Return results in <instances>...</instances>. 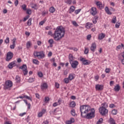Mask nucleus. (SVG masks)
I'll return each mask as SVG.
<instances>
[{"mask_svg": "<svg viewBox=\"0 0 124 124\" xmlns=\"http://www.w3.org/2000/svg\"><path fill=\"white\" fill-rule=\"evenodd\" d=\"M18 4H19V0H16L15 1V6H17Z\"/></svg>", "mask_w": 124, "mask_h": 124, "instance_id": "13d9d810", "label": "nucleus"}, {"mask_svg": "<svg viewBox=\"0 0 124 124\" xmlns=\"http://www.w3.org/2000/svg\"><path fill=\"white\" fill-rule=\"evenodd\" d=\"M96 4L98 8H99V9H102V8H104V5H103L102 4V3H101V2H100V1L96 2Z\"/></svg>", "mask_w": 124, "mask_h": 124, "instance_id": "f8f14e48", "label": "nucleus"}, {"mask_svg": "<svg viewBox=\"0 0 124 124\" xmlns=\"http://www.w3.org/2000/svg\"><path fill=\"white\" fill-rule=\"evenodd\" d=\"M84 65H89V64H91V62L89 61L88 60H85L84 62L83 63Z\"/></svg>", "mask_w": 124, "mask_h": 124, "instance_id": "cd10ccee", "label": "nucleus"}, {"mask_svg": "<svg viewBox=\"0 0 124 124\" xmlns=\"http://www.w3.org/2000/svg\"><path fill=\"white\" fill-rule=\"evenodd\" d=\"M92 26H93V24L88 22L86 23V27L87 29H91V28H92Z\"/></svg>", "mask_w": 124, "mask_h": 124, "instance_id": "bb28decb", "label": "nucleus"}, {"mask_svg": "<svg viewBox=\"0 0 124 124\" xmlns=\"http://www.w3.org/2000/svg\"><path fill=\"white\" fill-rule=\"evenodd\" d=\"M38 75L39 77H43V74H42V72H39L38 73Z\"/></svg>", "mask_w": 124, "mask_h": 124, "instance_id": "8fccbe9b", "label": "nucleus"}, {"mask_svg": "<svg viewBox=\"0 0 124 124\" xmlns=\"http://www.w3.org/2000/svg\"><path fill=\"white\" fill-rule=\"evenodd\" d=\"M90 13L93 16H95L97 14V11H96V8L95 7H92L90 11Z\"/></svg>", "mask_w": 124, "mask_h": 124, "instance_id": "1a4fd4ad", "label": "nucleus"}, {"mask_svg": "<svg viewBox=\"0 0 124 124\" xmlns=\"http://www.w3.org/2000/svg\"><path fill=\"white\" fill-rule=\"evenodd\" d=\"M80 111L81 112V116L82 117L86 116V114L89 113L91 111V107L89 105H83L80 107Z\"/></svg>", "mask_w": 124, "mask_h": 124, "instance_id": "f03ea898", "label": "nucleus"}, {"mask_svg": "<svg viewBox=\"0 0 124 124\" xmlns=\"http://www.w3.org/2000/svg\"><path fill=\"white\" fill-rule=\"evenodd\" d=\"M32 62L35 64H39V61L36 59H33Z\"/></svg>", "mask_w": 124, "mask_h": 124, "instance_id": "2f4dec72", "label": "nucleus"}, {"mask_svg": "<svg viewBox=\"0 0 124 124\" xmlns=\"http://www.w3.org/2000/svg\"><path fill=\"white\" fill-rule=\"evenodd\" d=\"M110 69L109 68H106V73H109V72H110Z\"/></svg>", "mask_w": 124, "mask_h": 124, "instance_id": "338daca9", "label": "nucleus"}, {"mask_svg": "<svg viewBox=\"0 0 124 124\" xmlns=\"http://www.w3.org/2000/svg\"><path fill=\"white\" fill-rule=\"evenodd\" d=\"M44 23H45V21H42L40 22L39 25H40V26H43V25L44 24Z\"/></svg>", "mask_w": 124, "mask_h": 124, "instance_id": "69168bd1", "label": "nucleus"}, {"mask_svg": "<svg viewBox=\"0 0 124 124\" xmlns=\"http://www.w3.org/2000/svg\"><path fill=\"white\" fill-rule=\"evenodd\" d=\"M16 61H14L13 62H11L9 63V64L8 65V67L10 68V69H11V68H13L14 66H16Z\"/></svg>", "mask_w": 124, "mask_h": 124, "instance_id": "ddd939ff", "label": "nucleus"}, {"mask_svg": "<svg viewBox=\"0 0 124 124\" xmlns=\"http://www.w3.org/2000/svg\"><path fill=\"white\" fill-rule=\"evenodd\" d=\"M5 86L7 88H11L13 86V83L11 80H8L5 82Z\"/></svg>", "mask_w": 124, "mask_h": 124, "instance_id": "9d476101", "label": "nucleus"}, {"mask_svg": "<svg viewBox=\"0 0 124 124\" xmlns=\"http://www.w3.org/2000/svg\"><path fill=\"white\" fill-rule=\"evenodd\" d=\"M105 11H106V13L108 15H112V13L110 12V10H109V8H108V7H105Z\"/></svg>", "mask_w": 124, "mask_h": 124, "instance_id": "6ab92c4d", "label": "nucleus"}, {"mask_svg": "<svg viewBox=\"0 0 124 124\" xmlns=\"http://www.w3.org/2000/svg\"><path fill=\"white\" fill-rule=\"evenodd\" d=\"M43 115H44V114L42 112H40L38 113V118H41V117H42V116H43Z\"/></svg>", "mask_w": 124, "mask_h": 124, "instance_id": "3c124183", "label": "nucleus"}, {"mask_svg": "<svg viewBox=\"0 0 124 124\" xmlns=\"http://www.w3.org/2000/svg\"><path fill=\"white\" fill-rule=\"evenodd\" d=\"M58 105H59V104L58 102H55V103H53V107H56V106H58Z\"/></svg>", "mask_w": 124, "mask_h": 124, "instance_id": "680f3d73", "label": "nucleus"}, {"mask_svg": "<svg viewBox=\"0 0 124 124\" xmlns=\"http://www.w3.org/2000/svg\"><path fill=\"white\" fill-rule=\"evenodd\" d=\"M41 89L42 90H46V89H48V84L46 83H43L41 85Z\"/></svg>", "mask_w": 124, "mask_h": 124, "instance_id": "4468645a", "label": "nucleus"}, {"mask_svg": "<svg viewBox=\"0 0 124 124\" xmlns=\"http://www.w3.org/2000/svg\"><path fill=\"white\" fill-rule=\"evenodd\" d=\"M103 123V119L100 118L97 122L96 124H101Z\"/></svg>", "mask_w": 124, "mask_h": 124, "instance_id": "f704fd0d", "label": "nucleus"}, {"mask_svg": "<svg viewBox=\"0 0 124 124\" xmlns=\"http://www.w3.org/2000/svg\"><path fill=\"white\" fill-rule=\"evenodd\" d=\"M109 123L110 124H116V122L115 121V120H114V119H113L112 118H109Z\"/></svg>", "mask_w": 124, "mask_h": 124, "instance_id": "4be33fe9", "label": "nucleus"}, {"mask_svg": "<svg viewBox=\"0 0 124 124\" xmlns=\"http://www.w3.org/2000/svg\"><path fill=\"white\" fill-rule=\"evenodd\" d=\"M70 107H71L72 108H74L75 106H76V103H75V102L72 101L70 103Z\"/></svg>", "mask_w": 124, "mask_h": 124, "instance_id": "5701e85b", "label": "nucleus"}, {"mask_svg": "<svg viewBox=\"0 0 124 124\" xmlns=\"http://www.w3.org/2000/svg\"><path fill=\"white\" fill-rule=\"evenodd\" d=\"M95 89L97 91H101L103 89V86L97 84L95 86Z\"/></svg>", "mask_w": 124, "mask_h": 124, "instance_id": "2eb2a0df", "label": "nucleus"}, {"mask_svg": "<svg viewBox=\"0 0 124 124\" xmlns=\"http://www.w3.org/2000/svg\"><path fill=\"white\" fill-rule=\"evenodd\" d=\"M99 112L102 116H105L108 114V109L104 107H101L99 109Z\"/></svg>", "mask_w": 124, "mask_h": 124, "instance_id": "39448f33", "label": "nucleus"}, {"mask_svg": "<svg viewBox=\"0 0 124 124\" xmlns=\"http://www.w3.org/2000/svg\"><path fill=\"white\" fill-rule=\"evenodd\" d=\"M88 53H89V48H85L84 54L87 55Z\"/></svg>", "mask_w": 124, "mask_h": 124, "instance_id": "a18cd8bd", "label": "nucleus"}, {"mask_svg": "<svg viewBox=\"0 0 124 124\" xmlns=\"http://www.w3.org/2000/svg\"><path fill=\"white\" fill-rule=\"evenodd\" d=\"M98 17H96V16H95L94 19H93V24H96V23H97V21H96V20H97Z\"/></svg>", "mask_w": 124, "mask_h": 124, "instance_id": "58836bf2", "label": "nucleus"}, {"mask_svg": "<svg viewBox=\"0 0 124 124\" xmlns=\"http://www.w3.org/2000/svg\"><path fill=\"white\" fill-rule=\"evenodd\" d=\"M102 105H103L102 107H104L106 108H107V107H108V104H107V103H104L102 104Z\"/></svg>", "mask_w": 124, "mask_h": 124, "instance_id": "a19ab883", "label": "nucleus"}, {"mask_svg": "<svg viewBox=\"0 0 124 124\" xmlns=\"http://www.w3.org/2000/svg\"><path fill=\"white\" fill-rule=\"evenodd\" d=\"M33 55L34 57L38 58V59H44V58H45V54L43 51L40 52L34 51Z\"/></svg>", "mask_w": 124, "mask_h": 124, "instance_id": "20e7f679", "label": "nucleus"}, {"mask_svg": "<svg viewBox=\"0 0 124 124\" xmlns=\"http://www.w3.org/2000/svg\"><path fill=\"white\" fill-rule=\"evenodd\" d=\"M70 63L71 64V66L73 68H77V66H78V64H79V62L77 61H73Z\"/></svg>", "mask_w": 124, "mask_h": 124, "instance_id": "6e6552de", "label": "nucleus"}, {"mask_svg": "<svg viewBox=\"0 0 124 124\" xmlns=\"http://www.w3.org/2000/svg\"><path fill=\"white\" fill-rule=\"evenodd\" d=\"M21 7H22V9L23 10H24L25 11H26V10H27V5H26V4L22 5Z\"/></svg>", "mask_w": 124, "mask_h": 124, "instance_id": "37998d69", "label": "nucleus"}, {"mask_svg": "<svg viewBox=\"0 0 124 124\" xmlns=\"http://www.w3.org/2000/svg\"><path fill=\"white\" fill-rule=\"evenodd\" d=\"M16 80L17 83H20V81L21 80L20 77H19V76H16Z\"/></svg>", "mask_w": 124, "mask_h": 124, "instance_id": "473e14b6", "label": "nucleus"}, {"mask_svg": "<svg viewBox=\"0 0 124 124\" xmlns=\"http://www.w3.org/2000/svg\"><path fill=\"white\" fill-rule=\"evenodd\" d=\"M16 41V38H14L13 39V44L10 46V48L11 49H14L15 48V42Z\"/></svg>", "mask_w": 124, "mask_h": 124, "instance_id": "f3484780", "label": "nucleus"}, {"mask_svg": "<svg viewBox=\"0 0 124 124\" xmlns=\"http://www.w3.org/2000/svg\"><path fill=\"white\" fill-rule=\"evenodd\" d=\"M72 24H73V26H74L75 27H78L79 26L78 25V24H77V22H76V21H73Z\"/></svg>", "mask_w": 124, "mask_h": 124, "instance_id": "79ce46f5", "label": "nucleus"}, {"mask_svg": "<svg viewBox=\"0 0 124 124\" xmlns=\"http://www.w3.org/2000/svg\"><path fill=\"white\" fill-rule=\"evenodd\" d=\"M70 122H72V124L75 122V120L73 118H71L70 120Z\"/></svg>", "mask_w": 124, "mask_h": 124, "instance_id": "0e129e2a", "label": "nucleus"}, {"mask_svg": "<svg viewBox=\"0 0 124 124\" xmlns=\"http://www.w3.org/2000/svg\"><path fill=\"white\" fill-rule=\"evenodd\" d=\"M27 14H28L29 15H31V10L28 9L27 10Z\"/></svg>", "mask_w": 124, "mask_h": 124, "instance_id": "49530a36", "label": "nucleus"}, {"mask_svg": "<svg viewBox=\"0 0 124 124\" xmlns=\"http://www.w3.org/2000/svg\"><path fill=\"white\" fill-rule=\"evenodd\" d=\"M121 24L120 23H116L115 24V28H116L117 29L120 28V26Z\"/></svg>", "mask_w": 124, "mask_h": 124, "instance_id": "bf43d9fd", "label": "nucleus"}, {"mask_svg": "<svg viewBox=\"0 0 124 124\" xmlns=\"http://www.w3.org/2000/svg\"><path fill=\"white\" fill-rule=\"evenodd\" d=\"M80 60L81 62H82L83 63H84V62L86 61V60H85V58H80Z\"/></svg>", "mask_w": 124, "mask_h": 124, "instance_id": "052dcab7", "label": "nucleus"}, {"mask_svg": "<svg viewBox=\"0 0 124 124\" xmlns=\"http://www.w3.org/2000/svg\"><path fill=\"white\" fill-rule=\"evenodd\" d=\"M122 47L123 48L124 47V45L123 44H121V46L119 45L116 46V50L118 51V50H120V49H122Z\"/></svg>", "mask_w": 124, "mask_h": 124, "instance_id": "393cba45", "label": "nucleus"}, {"mask_svg": "<svg viewBox=\"0 0 124 124\" xmlns=\"http://www.w3.org/2000/svg\"><path fill=\"white\" fill-rule=\"evenodd\" d=\"M64 83H65V84H68V83H69V78H66L64 79Z\"/></svg>", "mask_w": 124, "mask_h": 124, "instance_id": "c03bdc74", "label": "nucleus"}, {"mask_svg": "<svg viewBox=\"0 0 124 124\" xmlns=\"http://www.w3.org/2000/svg\"><path fill=\"white\" fill-rule=\"evenodd\" d=\"M24 97L25 98H26V99H28V100H30L31 101H32V100L31 99V98L30 97L28 96L27 95H24Z\"/></svg>", "mask_w": 124, "mask_h": 124, "instance_id": "c9c22d12", "label": "nucleus"}, {"mask_svg": "<svg viewBox=\"0 0 124 124\" xmlns=\"http://www.w3.org/2000/svg\"><path fill=\"white\" fill-rule=\"evenodd\" d=\"M48 43H49V44H53V43H54V40L52 39H49L48 40Z\"/></svg>", "mask_w": 124, "mask_h": 124, "instance_id": "6e6d98bb", "label": "nucleus"}, {"mask_svg": "<svg viewBox=\"0 0 124 124\" xmlns=\"http://www.w3.org/2000/svg\"><path fill=\"white\" fill-rule=\"evenodd\" d=\"M31 8L36 10L38 9V6H37V5L36 4L34 3H32L31 4Z\"/></svg>", "mask_w": 124, "mask_h": 124, "instance_id": "a878e982", "label": "nucleus"}, {"mask_svg": "<svg viewBox=\"0 0 124 124\" xmlns=\"http://www.w3.org/2000/svg\"><path fill=\"white\" fill-rule=\"evenodd\" d=\"M116 22H117L116 17V16H113L111 22L113 23V24H116Z\"/></svg>", "mask_w": 124, "mask_h": 124, "instance_id": "72a5a7b5", "label": "nucleus"}, {"mask_svg": "<svg viewBox=\"0 0 124 124\" xmlns=\"http://www.w3.org/2000/svg\"><path fill=\"white\" fill-rule=\"evenodd\" d=\"M31 18H30L28 22H27V25L28 26H31Z\"/></svg>", "mask_w": 124, "mask_h": 124, "instance_id": "e433bc0d", "label": "nucleus"}, {"mask_svg": "<svg viewBox=\"0 0 124 124\" xmlns=\"http://www.w3.org/2000/svg\"><path fill=\"white\" fill-rule=\"evenodd\" d=\"M55 87L57 89H59L60 88V84L58 82H55Z\"/></svg>", "mask_w": 124, "mask_h": 124, "instance_id": "4d7b16f0", "label": "nucleus"}, {"mask_svg": "<svg viewBox=\"0 0 124 124\" xmlns=\"http://www.w3.org/2000/svg\"><path fill=\"white\" fill-rule=\"evenodd\" d=\"M70 49L73 50V51H75L76 52L78 51V48H77L76 47H70Z\"/></svg>", "mask_w": 124, "mask_h": 124, "instance_id": "603ef678", "label": "nucleus"}, {"mask_svg": "<svg viewBox=\"0 0 124 124\" xmlns=\"http://www.w3.org/2000/svg\"><path fill=\"white\" fill-rule=\"evenodd\" d=\"M35 80V78H30L28 79V82L29 83H32V82H34Z\"/></svg>", "mask_w": 124, "mask_h": 124, "instance_id": "c756f323", "label": "nucleus"}, {"mask_svg": "<svg viewBox=\"0 0 124 124\" xmlns=\"http://www.w3.org/2000/svg\"><path fill=\"white\" fill-rule=\"evenodd\" d=\"M58 103V105H60L62 103V99L60 98L58 100V102H57Z\"/></svg>", "mask_w": 124, "mask_h": 124, "instance_id": "e2e57ef3", "label": "nucleus"}, {"mask_svg": "<svg viewBox=\"0 0 124 124\" xmlns=\"http://www.w3.org/2000/svg\"><path fill=\"white\" fill-rule=\"evenodd\" d=\"M5 43L6 44H8V43H9V37L6 38V39L5 40Z\"/></svg>", "mask_w": 124, "mask_h": 124, "instance_id": "09e8293b", "label": "nucleus"}, {"mask_svg": "<svg viewBox=\"0 0 124 124\" xmlns=\"http://www.w3.org/2000/svg\"><path fill=\"white\" fill-rule=\"evenodd\" d=\"M81 11V9H78V10H77L75 11V14H76L77 15V14H79V13H80Z\"/></svg>", "mask_w": 124, "mask_h": 124, "instance_id": "de8ad7c7", "label": "nucleus"}, {"mask_svg": "<svg viewBox=\"0 0 124 124\" xmlns=\"http://www.w3.org/2000/svg\"><path fill=\"white\" fill-rule=\"evenodd\" d=\"M68 78H69L70 81H72V80H73V79H74V75H73V74H70L69 75Z\"/></svg>", "mask_w": 124, "mask_h": 124, "instance_id": "b1692460", "label": "nucleus"}, {"mask_svg": "<svg viewBox=\"0 0 124 124\" xmlns=\"http://www.w3.org/2000/svg\"><path fill=\"white\" fill-rule=\"evenodd\" d=\"M65 31L62 27H58L53 34V38L55 41H61L62 39L64 37Z\"/></svg>", "mask_w": 124, "mask_h": 124, "instance_id": "f257e3e1", "label": "nucleus"}, {"mask_svg": "<svg viewBox=\"0 0 124 124\" xmlns=\"http://www.w3.org/2000/svg\"><path fill=\"white\" fill-rule=\"evenodd\" d=\"M31 42H28L26 44L27 48L28 49H29V48H30V47H31Z\"/></svg>", "mask_w": 124, "mask_h": 124, "instance_id": "4c0bfd02", "label": "nucleus"}, {"mask_svg": "<svg viewBox=\"0 0 124 124\" xmlns=\"http://www.w3.org/2000/svg\"><path fill=\"white\" fill-rule=\"evenodd\" d=\"M50 100V99L48 97H45V102H48Z\"/></svg>", "mask_w": 124, "mask_h": 124, "instance_id": "5fc2aeb1", "label": "nucleus"}, {"mask_svg": "<svg viewBox=\"0 0 124 124\" xmlns=\"http://www.w3.org/2000/svg\"><path fill=\"white\" fill-rule=\"evenodd\" d=\"M121 89V87H120V85L119 84L116 85L114 88V90L115 92H119L120 90Z\"/></svg>", "mask_w": 124, "mask_h": 124, "instance_id": "a211bd4d", "label": "nucleus"}, {"mask_svg": "<svg viewBox=\"0 0 124 124\" xmlns=\"http://www.w3.org/2000/svg\"><path fill=\"white\" fill-rule=\"evenodd\" d=\"M71 114L72 115V116H75V115H76V113H75V110H74V109L71 110Z\"/></svg>", "mask_w": 124, "mask_h": 124, "instance_id": "ea45409f", "label": "nucleus"}, {"mask_svg": "<svg viewBox=\"0 0 124 124\" xmlns=\"http://www.w3.org/2000/svg\"><path fill=\"white\" fill-rule=\"evenodd\" d=\"M118 113V110L117 109H113L111 111L112 115H116Z\"/></svg>", "mask_w": 124, "mask_h": 124, "instance_id": "7c9ffc66", "label": "nucleus"}, {"mask_svg": "<svg viewBox=\"0 0 124 124\" xmlns=\"http://www.w3.org/2000/svg\"><path fill=\"white\" fill-rule=\"evenodd\" d=\"M69 60L70 63L74 62L73 60L74 59H73V55H72V54H69Z\"/></svg>", "mask_w": 124, "mask_h": 124, "instance_id": "412c9836", "label": "nucleus"}, {"mask_svg": "<svg viewBox=\"0 0 124 124\" xmlns=\"http://www.w3.org/2000/svg\"><path fill=\"white\" fill-rule=\"evenodd\" d=\"M27 68L26 64H23L22 66L19 67L20 69H22L24 75H27V74H28V69H27Z\"/></svg>", "mask_w": 124, "mask_h": 124, "instance_id": "423d86ee", "label": "nucleus"}, {"mask_svg": "<svg viewBox=\"0 0 124 124\" xmlns=\"http://www.w3.org/2000/svg\"><path fill=\"white\" fill-rule=\"evenodd\" d=\"M116 106L114 104H111L109 105V108H115Z\"/></svg>", "mask_w": 124, "mask_h": 124, "instance_id": "864d4df0", "label": "nucleus"}, {"mask_svg": "<svg viewBox=\"0 0 124 124\" xmlns=\"http://www.w3.org/2000/svg\"><path fill=\"white\" fill-rule=\"evenodd\" d=\"M55 11H56V9L54 7H51L49 8V12H50V13H54Z\"/></svg>", "mask_w": 124, "mask_h": 124, "instance_id": "c85d7f7f", "label": "nucleus"}, {"mask_svg": "<svg viewBox=\"0 0 124 124\" xmlns=\"http://www.w3.org/2000/svg\"><path fill=\"white\" fill-rule=\"evenodd\" d=\"M95 116V111L94 108H92L90 112H88L85 114V116H83L82 118H85L86 119H93Z\"/></svg>", "mask_w": 124, "mask_h": 124, "instance_id": "7ed1b4c3", "label": "nucleus"}, {"mask_svg": "<svg viewBox=\"0 0 124 124\" xmlns=\"http://www.w3.org/2000/svg\"><path fill=\"white\" fill-rule=\"evenodd\" d=\"M74 11H75V7H74V6H71L69 10V13L71 14V13H73Z\"/></svg>", "mask_w": 124, "mask_h": 124, "instance_id": "aec40b11", "label": "nucleus"}, {"mask_svg": "<svg viewBox=\"0 0 124 124\" xmlns=\"http://www.w3.org/2000/svg\"><path fill=\"white\" fill-rule=\"evenodd\" d=\"M13 56H14L13 53L11 52H8L7 54L6 61H7V62H9L10 60H11L12 58H13Z\"/></svg>", "mask_w": 124, "mask_h": 124, "instance_id": "0eeeda50", "label": "nucleus"}, {"mask_svg": "<svg viewBox=\"0 0 124 124\" xmlns=\"http://www.w3.org/2000/svg\"><path fill=\"white\" fill-rule=\"evenodd\" d=\"M105 36H106V35L105 33H101L98 35V38L100 40H101L103 39V38H104V37H105Z\"/></svg>", "mask_w": 124, "mask_h": 124, "instance_id": "dca6fc26", "label": "nucleus"}, {"mask_svg": "<svg viewBox=\"0 0 124 124\" xmlns=\"http://www.w3.org/2000/svg\"><path fill=\"white\" fill-rule=\"evenodd\" d=\"M66 124H72L71 121H70V120L69 121H67L65 123Z\"/></svg>", "mask_w": 124, "mask_h": 124, "instance_id": "774afa93", "label": "nucleus"}, {"mask_svg": "<svg viewBox=\"0 0 124 124\" xmlns=\"http://www.w3.org/2000/svg\"><path fill=\"white\" fill-rule=\"evenodd\" d=\"M95 49H96V44L95 43H93L91 45V46L90 47V50H91L92 52H94L95 51Z\"/></svg>", "mask_w": 124, "mask_h": 124, "instance_id": "9b49d317", "label": "nucleus"}]
</instances>
